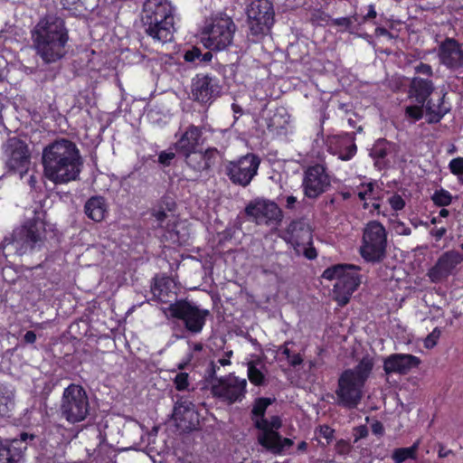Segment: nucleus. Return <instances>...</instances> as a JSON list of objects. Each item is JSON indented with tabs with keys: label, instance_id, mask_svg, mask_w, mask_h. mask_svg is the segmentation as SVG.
Masks as SVG:
<instances>
[{
	"label": "nucleus",
	"instance_id": "f257e3e1",
	"mask_svg": "<svg viewBox=\"0 0 463 463\" xmlns=\"http://www.w3.org/2000/svg\"><path fill=\"white\" fill-rule=\"evenodd\" d=\"M44 175L54 184H67L80 176L82 159L75 143L61 138L44 147L43 151Z\"/></svg>",
	"mask_w": 463,
	"mask_h": 463
},
{
	"label": "nucleus",
	"instance_id": "f03ea898",
	"mask_svg": "<svg viewBox=\"0 0 463 463\" xmlns=\"http://www.w3.org/2000/svg\"><path fill=\"white\" fill-rule=\"evenodd\" d=\"M32 39L36 53L49 64L58 61L65 55L69 32L61 17L47 14L34 26Z\"/></svg>",
	"mask_w": 463,
	"mask_h": 463
},
{
	"label": "nucleus",
	"instance_id": "7ed1b4c3",
	"mask_svg": "<svg viewBox=\"0 0 463 463\" xmlns=\"http://www.w3.org/2000/svg\"><path fill=\"white\" fill-rule=\"evenodd\" d=\"M374 362L369 354L364 355L354 368L345 369L338 377L335 389L336 404L354 410L362 402L364 389L369 379Z\"/></svg>",
	"mask_w": 463,
	"mask_h": 463
},
{
	"label": "nucleus",
	"instance_id": "20e7f679",
	"mask_svg": "<svg viewBox=\"0 0 463 463\" xmlns=\"http://www.w3.org/2000/svg\"><path fill=\"white\" fill-rule=\"evenodd\" d=\"M175 7L168 0H146L141 15L145 33L162 43L174 40Z\"/></svg>",
	"mask_w": 463,
	"mask_h": 463
},
{
	"label": "nucleus",
	"instance_id": "39448f33",
	"mask_svg": "<svg viewBox=\"0 0 463 463\" xmlns=\"http://www.w3.org/2000/svg\"><path fill=\"white\" fill-rule=\"evenodd\" d=\"M46 211L43 207L33 210V216L24 222L14 233L21 254L41 250L46 241Z\"/></svg>",
	"mask_w": 463,
	"mask_h": 463
},
{
	"label": "nucleus",
	"instance_id": "423d86ee",
	"mask_svg": "<svg viewBox=\"0 0 463 463\" xmlns=\"http://www.w3.org/2000/svg\"><path fill=\"white\" fill-rule=\"evenodd\" d=\"M59 411L61 417L71 424L85 420L90 411L86 390L80 384L68 385L63 390Z\"/></svg>",
	"mask_w": 463,
	"mask_h": 463
},
{
	"label": "nucleus",
	"instance_id": "0eeeda50",
	"mask_svg": "<svg viewBox=\"0 0 463 463\" xmlns=\"http://www.w3.org/2000/svg\"><path fill=\"white\" fill-rule=\"evenodd\" d=\"M235 31L232 18L224 13H218L204 29V46L211 51H223L232 43Z\"/></svg>",
	"mask_w": 463,
	"mask_h": 463
},
{
	"label": "nucleus",
	"instance_id": "6e6552de",
	"mask_svg": "<svg viewBox=\"0 0 463 463\" xmlns=\"http://www.w3.org/2000/svg\"><path fill=\"white\" fill-rule=\"evenodd\" d=\"M387 232L378 221L369 222L364 229L363 243L360 247L362 258L372 263L382 261L386 255Z\"/></svg>",
	"mask_w": 463,
	"mask_h": 463
},
{
	"label": "nucleus",
	"instance_id": "1a4fd4ad",
	"mask_svg": "<svg viewBox=\"0 0 463 463\" xmlns=\"http://www.w3.org/2000/svg\"><path fill=\"white\" fill-rule=\"evenodd\" d=\"M250 32L248 38L251 43H259L269 31L274 23V9L268 0L252 1L247 9Z\"/></svg>",
	"mask_w": 463,
	"mask_h": 463
},
{
	"label": "nucleus",
	"instance_id": "9d476101",
	"mask_svg": "<svg viewBox=\"0 0 463 463\" xmlns=\"http://www.w3.org/2000/svg\"><path fill=\"white\" fill-rule=\"evenodd\" d=\"M260 157L254 153H247L224 164V174L230 182L243 188L249 186L258 175Z\"/></svg>",
	"mask_w": 463,
	"mask_h": 463
},
{
	"label": "nucleus",
	"instance_id": "9b49d317",
	"mask_svg": "<svg viewBox=\"0 0 463 463\" xmlns=\"http://www.w3.org/2000/svg\"><path fill=\"white\" fill-rule=\"evenodd\" d=\"M167 309L171 317L181 320L184 328L194 335L200 334L203 331L207 317L210 316L208 309H202L184 298L171 303Z\"/></svg>",
	"mask_w": 463,
	"mask_h": 463
},
{
	"label": "nucleus",
	"instance_id": "f8f14e48",
	"mask_svg": "<svg viewBox=\"0 0 463 463\" xmlns=\"http://www.w3.org/2000/svg\"><path fill=\"white\" fill-rule=\"evenodd\" d=\"M212 392L229 404L241 402L247 393V381L232 373L222 376L217 379V383H213Z\"/></svg>",
	"mask_w": 463,
	"mask_h": 463
},
{
	"label": "nucleus",
	"instance_id": "ddd939ff",
	"mask_svg": "<svg viewBox=\"0 0 463 463\" xmlns=\"http://www.w3.org/2000/svg\"><path fill=\"white\" fill-rule=\"evenodd\" d=\"M330 184V177L324 165L315 164L305 170L301 186L306 197L309 199L318 198L327 190Z\"/></svg>",
	"mask_w": 463,
	"mask_h": 463
},
{
	"label": "nucleus",
	"instance_id": "4468645a",
	"mask_svg": "<svg viewBox=\"0 0 463 463\" xmlns=\"http://www.w3.org/2000/svg\"><path fill=\"white\" fill-rule=\"evenodd\" d=\"M438 58L441 65L450 71L463 67V49L458 40L446 37L438 47Z\"/></svg>",
	"mask_w": 463,
	"mask_h": 463
},
{
	"label": "nucleus",
	"instance_id": "2eb2a0df",
	"mask_svg": "<svg viewBox=\"0 0 463 463\" xmlns=\"http://www.w3.org/2000/svg\"><path fill=\"white\" fill-rule=\"evenodd\" d=\"M327 151L342 161L351 160L357 153L354 133L328 136L325 141Z\"/></svg>",
	"mask_w": 463,
	"mask_h": 463
},
{
	"label": "nucleus",
	"instance_id": "dca6fc26",
	"mask_svg": "<svg viewBox=\"0 0 463 463\" xmlns=\"http://www.w3.org/2000/svg\"><path fill=\"white\" fill-rule=\"evenodd\" d=\"M360 269V267L354 265V269H351L334 285V299L338 306L345 307L361 284Z\"/></svg>",
	"mask_w": 463,
	"mask_h": 463
},
{
	"label": "nucleus",
	"instance_id": "f3484780",
	"mask_svg": "<svg viewBox=\"0 0 463 463\" xmlns=\"http://www.w3.org/2000/svg\"><path fill=\"white\" fill-rule=\"evenodd\" d=\"M163 202L160 203L158 209H155L152 213V216L155 217L158 222V226L165 228L163 237L165 241H171L174 244H181L179 232L176 230L178 222L173 214H168V212H173L175 209V203H166L165 208L163 207Z\"/></svg>",
	"mask_w": 463,
	"mask_h": 463
},
{
	"label": "nucleus",
	"instance_id": "a211bd4d",
	"mask_svg": "<svg viewBox=\"0 0 463 463\" xmlns=\"http://www.w3.org/2000/svg\"><path fill=\"white\" fill-rule=\"evenodd\" d=\"M221 87L218 79L208 74H197L193 79L192 93L194 100L207 103L213 100L220 93Z\"/></svg>",
	"mask_w": 463,
	"mask_h": 463
},
{
	"label": "nucleus",
	"instance_id": "6ab92c4d",
	"mask_svg": "<svg viewBox=\"0 0 463 463\" xmlns=\"http://www.w3.org/2000/svg\"><path fill=\"white\" fill-rule=\"evenodd\" d=\"M8 146L10 155L5 163L8 170L19 174L26 172L30 164L27 145L19 139H11Z\"/></svg>",
	"mask_w": 463,
	"mask_h": 463
},
{
	"label": "nucleus",
	"instance_id": "aec40b11",
	"mask_svg": "<svg viewBox=\"0 0 463 463\" xmlns=\"http://www.w3.org/2000/svg\"><path fill=\"white\" fill-rule=\"evenodd\" d=\"M420 364V359L418 356L410 354H392L384 359L383 370L386 374L404 375Z\"/></svg>",
	"mask_w": 463,
	"mask_h": 463
},
{
	"label": "nucleus",
	"instance_id": "412c9836",
	"mask_svg": "<svg viewBox=\"0 0 463 463\" xmlns=\"http://www.w3.org/2000/svg\"><path fill=\"white\" fill-rule=\"evenodd\" d=\"M185 164L196 172L208 171L217 163L219 151L215 147H208L203 152L194 150L182 156Z\"/></svg>",
	"mask_w": 463,
	"mask_h": 463
},
{
	"label": "nucleus",
	"instance_id": "4be33fe9",
	"mask_svg": "<svg viewBox=\"0 0 463 463\" xmlns=\"http://www.w3.org/2000/svg\"><path fill=\"white\" fill-rule=\"evenodd\" d=\"M459 262L460 256L457 251H446L429 270V277L433 282L448 278Z\"/></svg>",
	"mask_w": 463,
	"mask_h": 463
},
{
	"label": "nucleus",
	"instance_id": "5701e85b",
	"mask_svg": "<svg viewBox=\"0 0 463 463\" xmlns=\"http://www.w3.org/2000/svg\"><path fill=\"white\" fill-rule=\"evenodd\" d=\"M203 137V128L194 124L189 125L174 144L175 152L179 156L191 153L198 149Z\"/></svg>",
	"mask_w": 463,
	"mask_h": 463
},
{
	"label": "nucleus",
	"instance_id": "b1692460",
	"mask_svg": "<svg viewBox=\"0 0 463 463\" xmlns=\"http://www.w3.org/2000/svg\"><path fill=\"white\" fill-rule=\"evenodd\" d=\"M244 212L257 223L266 220H275L279 213V207L275 203L265 200L250 202L245 207Z\"/></svg>",
	"mask_w": 463,
	"mask_h": 463
},
{
	"label": "nucleus",
	"instance_id": "393cba45",
	"mask_svg": "<svg viewBox=\"0 0 463 463\" xmlns=\"http://www.w3.org/2000/svg\"><path fill=\"white\" fill-rule=\"evenodd\" d=\"M151 293L155 300L171 304L173 300H176V284L170 277L156 278L151 287Z\"/></svg>",
	"mask_w": 463,
	"mask_h": 463
},
{
	"label": "nucleus",
	"instance_id": "a878e982",
	"mask_svg": "<svg viewBox=\"0 0 463 463\" xmlns=\"http://www.w3.org/2000/svg\"><path fill=\"white\" fill-rule=\"evenodd\" d=\"M435 90L434 82L431 79H424L420 76H414L409 84V97L414 99L419 104H425L430 100V97Z\"/></svg>",
	"mask_w": 463,
	"mask_h": 463
},
{
	"label": "nucleus",
	"instance_id": "bb28decb",
	"mask_svg": "<svg viewBox=\"0 0 463 463\" xmlns=\"http://www.w3.org/2000/svg\"><path fill=\"white\" fill-rule=\"evenodd\" d=\"M24 447L21 441H5L0 443V463H24Z\"/></svg>",
	"mask_w": 463,
	"mask_h": 463
},
{
	"label": "nucleus",
	"instance_id": "cd10ccee",
	"mask_svg": "<svg viewBox=\"0 0 463 463\" xmlns=\"http://www.w3.org/2000/svg\"><path fill=\"white\" fill-rule=\"evenodd\" d=\"M286 233L288 236V241L297 245L305 240L311 241L309 225L303 218L291 221L286 229Z\"/></svg>",
	"mask_w": 463,
	"mask_h": 463
},
{
	"label": "nucleus",
	"instance_id": "c85d7f7f",
	"mask_svg": "<svg viewBox=\"0 0 463 463\" xmlns=\"http://www.w3.org/2000/svg\"><path fill=\"white\" fill-rule=\"evenodd\" d=\"M445 96L446 93L439 99L437 104L432 99L425 103V112L428 116L427 122L429 124L439 123L444 116L450 111V107L445 105Z\"/></svg>",
	"mask_w": 463,
	"mask_h": 463
},
{
	"label": "nucleus",
	"instance_id": "c756f323",
	"mask_svg": "<svg viewBox=\"0 0 463 463\" xmlns=\"http://www.w3.org/2000/svg\"><path fill=\"white\" fill-rule=\"evenodd\" d=\"M84 212L87 217L96 222H101L107 213L105 199L101 196H92L85 203Z\"/></svg>",
	"mask_w": 463,
	"mask_h": 463
},
{
	"label": "nucleus",
	"instance_id": "7c9ffc66",
	"mask_svg": "<svg viewBox=\"0 0 463 463\" xmlns=\"http://www.w3.org/2000/svg\"><path fill=\"white\" fill-rule=\"evenodd\" d=\"M194 404L187 397H180L175 403L173 416L175 420H186L194 415Z\"/></svg>",
	"mask_w": 463,
	"mask_h": 463
},
{
	"label": "nucleus",
	"instance_id": "2f4dec72",
	"mask_svg": "<svg viewBox=\"0 0 463 463\" xmlns=\"http://www.w3.org/2000/svg\"><path fill=\"white\" fill-rule=\"evenodd\" d=\"M420 441H415L411 447L398 448L392 451V459L394 463H403L408 459L416 460Z\"/></svg>",
	"mask_w": 463,
	"mask_h": 463
},
{
	"label": "nucleus",
	"instance_id": "473e14b6",
	"mask_svg": "<svg viewBox=\"0 0 463 463\" xmlns=\"http://www.w3.org/2000/svg\"><path fill=\"white\" fill-rule=\"evenodd\" d=\"M351 269H354V265L335 264L326 269L323 271L322 278L327 280L335 279L338 281L340 278L348 273Z\"/></svg>",
	"mask_w": 463,
	"mask_h": 463
},
{
	"label": "nucleus",
	"instance_id": "72a5a7b5",
	"mask_svg": "<svg viewBox=\"0 0 463 463\" xmlns=\"http://www.w3.org/2000/svg\"><path fill=\"white\" fill-rule=\"evenodd\" d=\"M259 443L268 449L273 450L275 453L277 451L278 444L280 440V435L276 430H270L262 432L261 435L259 436Z\"/></svg>",
	"mask_w": 463,
	"mask_h": 463
},
{
	"label": "nucleus",
	"instance_id": "f704fd0d",
	"mask_svg": "<svg viewBox=\"0 0 463 463\" xmlns=\"http://www.w3.org/2000/svg\"><path fill=\"white\" fill-rule=\"evenodd\" d=\"M13 392L9 390L7 385L0 383V415L5 416L10 411V405L13 402Z\"/></svg>",
	"mask_w": 463,
	"mask_h": 463
},
{
	"label": "nucleus",
	"instance_id": "c9c22d12",
	"mask_svg": "<svg viewBox=\"0 0 463 463\" xmlns=\"http://www.w3.org/2000/svg\"><path fill=\"white\" fill-rule=\"evenodd\" d=\"M430 200L437 207H447L451 204L453 196L448 190L440 188L434 191L430 196Z\"/></svg>",
	"mask_w": 463,
	"mask_h": 463
},
{
	"label": "nucleus",
	"instance_id": "e433bc0d",
	"mask_svg": "<svg viewBox=\"0 0 463 463\" xmlns=\"http://www.w3.org/2000/svg\"><path fill=\"white\" fill-rule=\"evenodd\" d=\"M274 402L275 398L260 397L255 399L251 409V418L265 416L268 407Z\"/></svg>",
	"mask_w": 463,
	"mask_h": 463
},
{
	"label": "nucleus",
	"instance_id": "4c0bfd02",
	"mask_svg": "<svg viewBox=\"0 0 463 463\" xmlns=\"http://www.w3.org/2000/svg\"><path fill=\"white\" fill-rule=\"evenodd\" d=\"M247 373L249 381L252 384L256 386H261L264 384V373L259 368H257L252 363L249 364Z\"/></svg>",
	"mask_w": 463,
	"mask_h": 463
},
{
	"label": "nucleus",
	"instance_id": "58836bf2",
	"mask_svg": "<svg viewBox=\"0 0 463 463\" xmlns=\"http://www.w3.org/2000/svg\"><path fill=\"white\" fill-rule=\"evenodd\" d=\"M425 111V104L410 105L405 108V117L414 122L420 120L423 118Z\"/></svg>",
	"mask_w": 463,
	"mask_h": 463
},
{
	"label": "nucleus",
	"instance_id": "ea45409f",
	"mask_svg": "<svg viewBox=\"0 0 463 463\" xmlns=\"http://www.w3.org/2000/svg\"><path fill=\"white\" fill-rule=\"evenodd\" d=\"M310 21L315 25L325 26L331 21V16L322 9H315L311 12Z\"/></svg>",
	"mask_w": 463,
	"mask_h": 463
},
{
	"label": "nucleus",
	"instance_id": "a19ab883",
	"mask_svg": "<svg viewBox=\"0 0 463 463\" xmlns=\"http://www.w3.org/2000/svg\"><path fill=\"white\" fill-rule=\"evenodd\" d=\"M449 169L453 175H456L458 181L463 184V157L458 156L451 159L449 163Z\"/></svg>",
	"mask_w": 463,
	"mask_h": 463
},
{
	"label": "nucleus",
	"instance_id": "79ce46f5",
	"mask_svg": "<svg viewBox=\"0 0 463 463\" xmlns=\"http://www.w3.org/2000/svg\"><path fill=\"white\" fill-rule=\"evenodd\" d=\"M174 384L177 391H185L189 387V374L187 373H178L175 379Z\"/></svg>",
	"mask_w": 463,
	"mask_h": 463
},
{
	"label": "nucleus",
	"instance_id": "37998d69",
	"mask_svg": "<svg viewBox=\"0 0 463 463\" xmlns=\"http://www.w3.org/2000/svg\"><path fill=\"white\" fill-rule=\"evenodd\" d=\"M315 432L316 434H318L320 437L326 439L327 445H329L335 439V430L326 424L320 425L318 428L316 429Z\"/></svg>",
	"mask_w": 463,
	"mask_h": 463
},
{
	"label": "nucleus",
	"instance_id": "c03bdc74",
	"mask_svg": "<svg viewBox=\"0 0 463 463\" xmlns=\"http://www.w3.org/2000/svg\"><path fill=\"white\" fill-rule=\"evenodd\" d=\"M441 335V330L439 327H435L431 333H430L424 339V347L427 349H432L437 345L438 341Z\"/></svg>",
	"mask_w": 463,
	"mask_h": 463
},
{
	"label": "nucleus",
	"instance_id": "a18cd8bd",
	"mask_svg": "<svg viewBox=\"0 0 463 463\" xmlns=\"http://www.w3.org/2000/svg\"><path fill=\"white\" fill-rule=\"evenodd\" d=\"M201 56V49L196 46H193L190 50H187L184 53V60L188 63H194L199 65V58Z\"/></svg>",
	"mask_w": 463,
	"mask_h": 463
},
{
	"label": "nucleus",
	"instance_id": "49530a36",
	"mask_svg": "<svg viewBox=\"0 0 463 463\" xmlns=\"http://www.w3.org/2000/svg\"><path fill=\"white\" fill-rule=\"evenodd\" d=\"M388 203L392 210L401 211L405 207V201L402 197V195L398 194H393L389 199Z\"/></svg>",
	"mask_w": 463,
	"mask_h": 463
},
{
	"label": "nucleus",
	"instance_id": "de8ad7c7",
	"mask_svg": "<svg viewBox=\"0 0 463 463\" xmlns=\"http://www.w3.org/2000/svg\"><path fill=\"white\" fill-rule=\"evenodd\" d=\"M414 71L416 74L426 76V79H430L433 76L432 67L430 64L424 62H420L417 64L414 67Z\"/></svg>",
	"mask_w": 463,
	"mask_h": 463
},
{
	"label": "nucleus",
	"instance_id": "09e8293b",
	"mask_svg": "<svg viewBox=\"0 0 463 463\" xmlns=\"http://www.w3.org/2000/svg\"><path fill=\"white\" fill-rule=\"evenodd\" d=\"M219 370V366L217 365L216 363H214L213 361H212L207 369H206V380L208 382H211L212 384L214 383H217V379H219L217 376H216V373H217V371Z\"/></svg>",
	"mask_w": 463,
	"mask_h": 463
},
{
	"label": "nucleus",
	"instance_id": "8fccbe9b",
	"mask_svg": "<svg viewBox=\"0 0 463 463\" xmlns=\"http://www.w3.org/2000/svg\"><path fill=\"white\" fill-rule=\"evenodd\" d=\"M368 428L366 425H359L353 429L354 443L368 436Z\"/></svg>",
	"mask_w": 463,
	"mask_h": 463
},
{
	"label": "nucleus",
	"instance_id": "3c124183",
	"mask_svg": "<svg viewBox=\"0 0 463 463\" xmlns=\"http://www.w3.org/2000/svg\"><path fill=\"white\" fill-rule=\"evenodd\" d=\"M175 157L174 152L161 151L158 155V163L163 166H169Z\"/></svg>",
	"mask_w": 463,
	"mask_h": 463
},
{
	"label": "nucleus",
	"instance_id": "603ef678",
	"mask_svg": "<svg viewBox=\"0 0 463 463\" xmlns=\"http://www.w3.org/2000/svg\"><path fill=\"white\" fill-rule=\"evenodd\" d=\"M254 420V426L262 430V432L270 431L269 420L263 417H256L252 419Z\"/></svg>",
	"mask_w": 463,
	"mask_h": 463
},
{
	"label": "nucleus",
	"instance_id": "864d4df0",
	"mask_svg": "<svg viewBox=\"0 0 463 463\" xmlns=\"http://www.w3.org/2000/svg\"><path fill=\"white\" fill-rule=\"evenodd\" d=\"M351 445L345 439H339L335 443V450L339 455H346L351 451Z\"/></svg>",
	"mask_w": 463,
	"mask_h": 463
},
{
	"label": "nucleus",
	"instance_id": "5fc2aeb1",
	"mask_svg": "<svg viewBox=\"0 0 463 463\" xmlns=\"http://www.w3.org/2000/svg\"><path fill=\"white\" fill-rule=\"evenodd\" d=\"M371 430H372L373 434H374L375 436L383 437L384 434L383 424L380 420H375L371 424Z\"/></svg>",
	"mask_w": 463,
	"mask_h": 463
},
{
	"label": "nucleus",
	"instance_id": "6e6d98bb",
	"mask_svg": "<svg viewBox=\"0 0 463 463\" xmlns=\"http://www.w3.org/2000/svg\"><path fill=\"white\" fill-rule=\"evenodd\" d=\"M376 186V181H371L368 183H362L358 186V188L363 189L364 192H366V195L371 198L373 196V193Z\"/></svg>",
	"mask_w": 463,
	"mask_h": 463
},
{
	"label": "nucleus",
	"instance_id": "4d7b16f0",
	"mask_svg": "<svg viewBox=\"0 0 463 463\" xmlns=\"http://www.w3.org/2000/svg\"><path fill=\"white\" fill-rule=\"evenodd\" d=\"M309 241V246L305 248L304 256L307 260H312L317 257V251L316 248L312 245L311 241Z\"/></svg>",
	"mask_w": 463,
	"mask_h": 463
},
{
	"label": "nucleus",
	"instance_id": "13d9d810",
	"mask_svg": "<svg viewBox=\"0 0 463 463\" xmlns=\"http://www.w3.org/2000/svg\"><path fill=\"white\" fill-rule=\"evenodd\" d=\"M293 445V440L289 438H282L280 436V440L278 444L276 453H280L285 448L291 447Z\"/></svg>",
	"mask_w": 463,
	"mask_h": 463
},
{
	"label": "nucleus",
	"instance_id": "bf43d9fd",
	"mask_svg": "<svg viewBox=\"0 0 463 463\" xmlns=\"http://www.w3.org/2000/svg\"><path fill=\"white\" fill-rule=\"evenodd\" d=\"M288 361V364L292 367H296L298 365H300L303 363V357L300 354H290V357L287 358Z\"/></svg>",
	"mask_w": 463,
	"mask_h": 463
},
{
	"label": "nucleus",
	"instance_id": "052dcab7",
	"mask_svg": "<svg viewBox=\"0 0 463 463\" xmlns=\"http://www.w3.org/2000/svg\"><path fill=\"white\" fill-rule=\"evenodd\" d=\"M80 0H61V4L63 9L66 10H77V5Z\"/></svg>",
	"mask_w": 463,
	"mask_h": 463
},
{
	"label": "nucleus",
	"instance_id": "680f3d73",
	"mask_svg": "<svg viewBox=\"0 0 463 463\" xmlns=\"http://www.w3.org/2000/svg\"><path fill=\"white\" fill-rule=\"evenodd\" d=\"M374 33L377 37L383 36V37H387L389 39L393 38V34L384 27H380V26L376 27Z\"/></svg>",
	"mask_w": 463,
	"mask_h": 463
},
{
	"label": "nucleus",
	"instance_id": "e2e57ef3",
	"mask_svg": "<svg viewBox=\"0 0 463 463\" xmlns=\"http://www.w3.org/2000/svg\"><path fill=\"white\" fill-rule=\"evenodd\" d=\"M293 344L292 341H286L283 345H279L278 348V352H280L286 358L290 357L291 351L288 348V345Z\"/></svg>",
	"mask_w": 463,
	"mask_h": 463
},
{
	"label": "nucleus",
	"instance_id": "0e129e2a",
	"mask_svg": "<svg viewBox=\"0 0 463 463\" xmlns=\"http://www.w3.org/2000/svg\"><path fill=\"white\" fill-rule=\"evenodd\" d=\"M333 24L338 26L349 27L351 20L348 17H340L333 20Z\"/></svg>",
	"mask_w": 463,
	"mask_h": 463
},
{
	"label": "nucleus",
	"instance_id": "69168bd1",
	"mask_svg": "<svg viewBox=\"0 0 463 463\" xmlns=\"http://www.w3.org/2000/svg\"><path fill=\"white\" fill-rule=\"evenodd\" d=\"M36 334L34 331L29 330L24 335V342L25 344H34L36 341Z\"/></svg>",
	"mask_w": 463,
	"mask_h": 463
},
{
	"label": "nucleus",
	"instance_id": "338daca9",
	"mask_svg": "<svg viewBox=\"0 0 463 463\" xmlns=\"http://www.w3.org/2000/svg\"><path fill=\"white\" fill-rule=\"evenodd\" d=\"M447 232V229L444 227L438 228L436 230L431 231V235L435 238L436 241L441 240Z\"/></svg>",
	"mask_w": 463,
	"mask_h": 463
},
{
	"label": "nucleus",
	"instance_id": "774afa93",
	"mask_svg": "<svg viewBox=\"0 0 463 463\" xmlns=\"http://www.w3.org/2000/svg\"><path fill=\"white\" fill-rule=\"evenodd\" d=\"M213 59V53L211 51H207L204 53L201 52V56L199 58V65L206 64L210 62Z\"/></svg>",
	"mask_w": 463,
	"mask_h": 463
}]
</instances>
